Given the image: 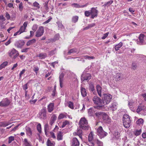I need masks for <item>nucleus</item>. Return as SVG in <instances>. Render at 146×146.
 <instances>
[{"instance_id": "f03ea898", "label": "nucleus", "mask_w": 146, "mask_h": 146, "mask_svg": "<svg viewBox=\"0 0 146 146\" xmlns=\"http://www.w3.org/2000/svg\"><path fill=\"white\" fill-rule=\"evenodd\" d=\"M123 123L124 126L126 128H129L131 125V120L129 116L124 114L123 117Z\"/></svg>"}, {"instance_id": "a18cd8bd", "label": "nucleus", "mask_w": 146, "mask_h": 146, "mask_svg": "<svg viewBox=\"0 0 146 146\" xmlns=\"http://www.w3.org/2000/svg\"><path fill=\"white\" fill-rule=\"evenodd\" d=\"M69 124V122L67 120H65L62 123V126L61 127L63 128L66 125H67Z\"/></svg>"}, {"instance_id": "a878e982", "label": "nucleus", "mask_w": 146, "mask_h": 146, "mask_svg": "<svg viewBox=\"0 0 146 146\" xmlns=\"http://www.w3.org/2000/svg\"><path fill=\"white\" fill-rule=\"evenodd\" d=\"M6 20V19L4 17L3 15L0 16V25L2 26V25L5 23L4 21Z\"/></svg>"}, {"instance_id": "ddd939ff", "label": "nucleus", "mask_w": 146, "mask_h": 146, "mask_svg": "<svg viewBox=\"0 0 146 146\" xmlns=\"http://www.w3.org/2000/svg\"><path fill=\"white\" fill-rule=\"evenodd\" d=\"M80 143L76 137L73 138L71 141V146H79Z\"/></svg>"}, {"instance_id": "bf43d9fd", "label": "nucleus", "mask_w": 146, "mask_h": 146, "mask_svg": "<svg viewBox=\"0 0 146 146\" xmlns=\"http://www.w3.org/2000/svg\"><path fill=\"white\" fill-rule=\"evenodd\" d=\"M87 145L89 146H94V144L92 141H89L87 143Z\"/></svg>"}, {"instance_id": "39448f33", "label": "nucleus", "mask_w": 146, "mask_h": 146, "mask_svg": "<svg viewBox=\"0 0 146 146\" xmlns=\"http://www.w3.org/2000/svg\"><path fill=\"white\" fill-rule=\"evenodd\" d=\"M97 134L100 138H102L106 136L108 133L103 130L102 127H99L97 129Z\"/></svg>"}, {"instance_id": "473e14b6", "label": "nucleus", "mask_w": 146, "mask_h": 146, "mask_svg": "<svg viewBox=\"0 0 146 146\" xmlns=\"http://www.w3.org/2000/svg\"><path fill=\"white\" fill-rule=\"evenodd\" d=\"M77 134L80 137V138L82 139V131L80 129H78L77 132Z\"/></svg>"}, {"instance_id": "9b49d317", "label": "nucleus", "mask_w": 146, "mask_h": 146, "mask_svg": "<svg viewBox=\"0 0 146 146\" xmlns=\"http://www.w3.org/2000/svg\"><path fill=\"white\" fill-rule=\"evenodd\" d=\"M144 35L143 34H141L139 36V40H137V44L140 45H142L145 44L144 42Z\"/></svg>"}, {"instance_id": "0eeeda50", "label": "nucleus", "mask_w": 146, "mask_h": 146, "mask_svg": "<svg viewBox=\"0 0 146 146\" xmlns=\"http://www.w3.org/2000/svg\"><path fill=\"white\" fill-rule=\"evenodd\" d=\"M91 77V75L89 73H84L81 76V80L82 81L84 80L89 81Z\"/></svg>"}, {"instance_id": "6e6552de", "label": "nucleus", "mask_w": 146, "mask_h": 146, "mask_svg": "<svg viewBox=\"0 0 146 146\" xmlns=\"http://www.w3.org/2000/svg\"><path fill=\"white\" fill-rule=\"evenodd\" d=\"M38 117L40 119H45L46 118V112L45 108H43L41 109L40 112L38 115Z\"/></svg>"}, {"instance_id": "49530a36", "label": "nucleus", "mask_w": 146, "mask_h": 146, "mask_svg": "<svg viewBox=\"0 0 146 146\" xmlns=\"http://www.w3.org/2000/svg\"><path fill=\"white\" fill-rule=\"evenodd\" d=\"M144 107H143L141 106H139L138 107V108L137 109V113H139L141 111H142L143 110H144Z\"/></svg>"}, {"instance_id": "a211bd4d", "label": "nucleus", "mask_w": 146, "mask_h": 146, "mask_svg": "<svg viewBox=\"0 0 146 146\" xmlns=\"http://www.w3.org/2000/svg\"><path fill=\"white\" fill-rule=\"evenodd\" d=\"M63 133L59 131L57 133V139L58 141L62 140L63 138Z\"/></svg>"}, {"instance_id": "e2e57ef3", "label": "nucleus", "mask_w": 146, "mask_h": 146, "mask_svg": "<svg viewBox=\"0 0 146 146\" xmlns=\"http://www.w3.org/2000/svg\"><path fill=\"white\" fill-rule=\"evenodd\" d=\"M29 49V48H25L22 49L21 52H27L28 51V50Z\"/></svg>"}, {"instance_id": "1a4fd4ad", "label": "nucleus", "mask_w": 146, "mask_h": 146, "mask_svg": "<svg viewBox=\"0 0 146 146\" xmlns=\"http://www.w3.org/2000/svg\"><path fill=\"white\" fill-rule=\"evenodd\" d=\"M10 103V101L7 98H6L0 102V106L6 107L9 106Z\"/></svg>"}, {"instance_id": "13d9d810", "label": "nucleus", "mask_w": 146, "mask_h": 146, "mask_svg": "<svg viewBox=\"0 0 146 146\" xmlns=\"http://www.w3.org/2000/svg\"><path fill=\"white\" fill-rule=\"evenodd\" d=\"M136 64L135 63H133L132 65V68L133 70H135L137 67Z\"/></svg>"}, {"instance_id": "412c9836", "label": "nucleus", "mask_w": 146, "mask_h": 146, "mask_svg": "<svg viewBox=\"0 0 146 146\" xmlns=\"http://www.w3.org/2000/svg\"><path fill=\"white\" fill-rule=\"evenodd\" d=\"M54 103H50L47 107V109L48 112L50 113L54 109Z\"/></svg>"}, {"instance_id": "f3484780", "label": "nucleus", "mask_w": 146, "mask_h": 146, "mask_svg": "<svg viewBox=\"0 0 146 146\" xmlns=\"http://www.w3.org/2000/svg\"><path fill=\"white\" fill-rule=\"evenodd\" d=\"M64 74L63 73H62L60 74L59 76V82H60V85L61 88H62L63 87V78L64 76Z\"/></svg>"}, {"instance_id": "4c0bfd02", "label": "nucleus", "mask_w": 146, "mask_h": 146, "mask_svg": "<svg viewBox=\"0 0 146 146\" xmlns=\"http://www.w3.org/2000/svg\"><path fill=\"white\" fill-rule=\"evenodd\" d=\"M33 5L36 7V9H38L40 8L39 4L36 1H35L33 3Z\"/></svg>"}, {"instance_id": "8fccbe9b", "label": "nucleus", "mask_w": 146, "mask_h": 146, "mask_svg": "<svg viewBox=\"0 0 146 146\" xmlns=\"http://www.w3.org/2000/svg\"><path fill=\"white\" fill-rule=\"evenodd\" d=\"M143 122V120L141 118L139 119L136 122L139 125L142 124Z\"/></svg>"}, {"instance_id": "4468645a", "label": "nucleus", "mask_w": 146, "mask_h": 146, "mask_svg": "<svg viewBox=\"0 0 146 146\" xmlns=\"http://www.w3.org/2000/svg\"><path fill=\"white\" fill-rule=\"evenodd\" d=\"M102 119L103 121L105 123H109L110 122L111 119L107 114L105 113L102 116Z\"/></svg>"}, {"instance_id": "20e7f679", "label": "nucleus", "mask_w": 146, "mask_h": 146, "mask_svg": "<svg viewBox=\"0 0 146 146\" xmlns=\"http://www.w3.org/2000/svg\"><path fill=\"white\" fill-rule=\"evenodd\" d=\"M103 97L102 100L103 106L104 105L108 104L110 102L112 96L109 94H103Z\"/></svg>"}, {"instance_id": "69168bd1", "label": "nucleus", "mask_w": 146, "mask_h": 146, "mask_svg": "<svg viewBox=\"0 0 146 146\" xmlns=\"http://www.w3.org/2000/svg\"><path fill=\"white\" fill-rule=\"evenodd\" d=\"M48 2H45L44 4V7L46 10H47L48 9Z\"/></svg>"}, {"instance_id": "6e6d98bb", "label": "nucleus", "mask_w": 146, "mask_h": 146, "mask_svg": "<svg viewBox=\"0 0 146 146\" xmlns=\"http://www.w3.org/2000/svg\"><path fill=\"white\" fill-rule=\"evenodd\" d=\"M96 143L98 146L101 145L103 146V143L101 141L98 140V139L96 140Z\"/></svg>"}, {"instance_id": "864d4df0", "label": "nucleus", "mask_w": 146, "mask_h": 146, "mask_svg": "<svg viewBox=\"0 0 146 146\" xmlns=\"http://www.w3.org/2000/svg\"><path fill=\"white\" fill-rule=\"evenodd\" d=\"M68 107L72 109H74L73 103L72 102H70L68 103Z\"/></svg>"}, {"instance_id": "0e129e2a", "label": "nucleus", "mask_w": 146, "mask_h": 146, "mask_svg": "<svg viewBox=\"0 0 146 146\" xmlns=\"http://www.w3.org/2000/svg\"><path fill=\"white\" fill-rule=\"evenodd\" d=\"M39 70V68L38 67V66H35L34 67V69H33V70L37 74L38 71Z\"/></svg>"}, {"instance_id": "e433bc0d", "label": "nucleus", "mask_w": 146, "mask_h": 146, "mask_svg": "<svg viewBox=\"0 0 146 146\" xmlns=\"http://www.w3.org/2000/svg\"><path fill=\"white\" fill-rule=\"evenodd\" d=\"M78 19V17L77 16H73L72 18V21L74 23H76L77 22Z\"/></svg>"}, {"instance_id": "cd10ccee", "label": "nucleus", "mask_w": 146, "mask_h": 146, "mask_svg": "<svg viewBox=\"0 0 146 146\" xmlns=\"http://www.w3.org/2000/svg\"><path fill=\"white\" fill-rule=\"evenodd\" d=\"M26 134L29 136H31L32 135V131L31 129L29 127L26 128Z\"/></svg>"}, {"instance_id": "72a5a7b5", "label": "nucleus", "mask_w": 146, "mask_h": 146, "mask_svg": "<svg viewBox=\"0 0 146 146\" xmlns=\"http://www.w3.org/2000/svg\"><path fill=\"white\" fill-rule=\"evenodd\" d=\"M55 143L52 141H51L50 140L48 139L47 142V146H54Z\"/></svg>"}, {"instance_id": "3c124183", "label": "nucleus", "mask_w": 146, "mask_h": 146, "mask_svg": "<svg viewBox=\"0 0 146 146\" xmlns=\"http://www.w3.org/2000/svg\"><path fill=\"white\" fill-rule=\"evenodd\" d=\"M85 15L87 17H88L89 16L91 15L90 11H85L84 12Z\"/></svg>"}, {"instance_id": "79ce46f5", "label": "nucleus", "mask_w": 146, "mask_h": 146, "mask_svg": "<svg viewBox=\"0 0 146 146\" xmlns=\"http://www.w3.org/2000/svg\"><path fill=\"white\" fill-rule=\"evenodd\" d=\"M37 129L38 132L40 133L41 132V125L40 123L38 124L37 126Z\"/></svg>"}, {"instance_id": "393cba45", "label": "nucleus", "mask_w": 146, "mask_h": 146, "mask_svg": "<svg viewBox=\"0 0 146 146\" xmlns=\"http://www.w3.org/2000/svg\"><path fill=\"white\" fill-rule=\"evenodd\" d=\"M116 78L117 81L122 80L123 78V75L120 73H117L116 74Z\"/></svg>"}, {"instance_id": "c85d7f7f", "label": "nucleus", "mask_w": 146, "mask_h": 146, "mask_svg": "<svg viewBox=\"0 0 146 146\" xmlns=\"http://www.w3.org/2000/svg\"><path fill=\"white\" fill-rule=\"evenodd\" d=\"M81 92L82 95L83 97H85L86 96L87 93L85 88H81Z\"/></svg>"}, {"instance_id": "dca6fc26", "label": "nucleus", "mask_w": 146, "mask_h": 146, "mask_svg": "<svg viewBox=\"0 0 146 146\" xmlns=\"http://www.w3.org/2000/svg\"><path fill=\"white\" fill-rule=\"evenodd\" d=\"M25 43L24 41H17L15 43V45L17 48H21L24 45Z\"/></svg>"}, {"instance_id": "680f3d73", "label": "nucleus", "mask_w": 146, "mask_h": 146, "mask_svg": "<svg viewBox=\"0 0 146 146\" xmlns=\"http://www.w3.org/2000/svg\"><path fill=\"white\" fill-rule=\"evenodd\" d=\"M37 28V25H33L32 29L33 31L35 32Z\"/></svg>"}, {"instance_id": "f8f14e48", "label": "nucleus", "mask_w": 146, "mask_h": 146, "mask_svg": "<svg viewBox=\"0 0 146 146\" xmlns=\"http://www.w3.org/2000/svg\"><path fill=\"white\" fill-rule=\"evenodd\" d=\"M98 11L95 8H92L90 11L91 18L94 19L95 17H96L98 15Z\"/></svg>"}, {"instance_id": "37998d69", "label": "nucleus", "mask_w": 146, "mask_h": 146, "mask_svg": "<svg viewBox=\"0 0 146 146\" xmlns=\"http://www.w3.org/2000/svg\"><path fill=\"white\" fill-rule=\"evenodd\" d=\"M141 133V129H140L139 130H136L134 132V134L136 136L140 135Z\"/></svg>"}, {"instance_id": "c756f323", "label": "nucleus", "mask_w": 146, "mask_h": 146, "mask_svg": "<svg viewBox=\"0 0 146 146\" xmlns=\"http://www.w3.org/2000/svg\"><path fill=\"white\" fill-rule=\"evenodd\" d=\"M36 40L35 39H33L31 40H29L27 42L26 45L27 46H29L36 42Z\"/></svg>"}, {"instance_id": "2eb2a0df", "label": "nucleus", "mask_w": 146, "mask_h": 146, "mask_svg": "<svg viewBox=\"0 0 146 146\" xmlns=\"http://www.w3.org/2000/svg\"><path fill=\"white\" fill-rule=\"evenodd\" d=\"M27 24L28 22L27 21H25L23 25L21 27L19 30V31L20 32V33H21L25 31V30L27 26Z\"/></svg>"}, {"instance_id": "6ab92c4d", "label": "nucleus", "mask_w": 146, "mask_h": 146, "mask_svg": "<svg viewBox=\"0 0 146 146\" xmlns=\"http://www.w3.org/2000/svg\"><path fill=\"white\" fill-rule=\"evenodd\" d=\"M96 89L98 95L100 97H102V94H104L102 90V88L99 85H98L96 86Z\"/></svg>"}, {"instance_id": "2f4dec72", "label": "nucleus", "mask_w": 146, "mask_h": 146, "mask_svg": "<svg viewBox=\"0 0 146 146\" xmlns=\"http://www.w3.org/2000/svg\"><path fill=\"white\" fill-rule=\"evenodd\" d=\"M104 113L105 112H97L95 113V114L97 117H99L101 116L102 117Z\"/></svg>"}, {"instance_id": "de8ad7c7", "label": "nucleus", "mask_w": 146, "mask_h": 146, "mask_svg": "<svg viewBox=\"0 0 146 146\" xmlns=\"http://www.w3.org/2000/svg\"><path fill=\"white\" fill-rule=\"evenodd\" d=\"M88 141H92L93 139V136L92 132H91L89 134L88 136Z\"/></svg>"}, {"instance_id": "09e8293b", "label": "nucleus", "mask_w": 146, "mask_h": 146, "mask_svg": "<svg viewBox=\"0 0 146 146\" xmlns=\"http://www.w3.org/2000/svg\"><path fill=\"white\" fill-rule=\"evenodd\" d=\"M8 139V143H10L12 141L14 140V136H11L9 137Z\"/></svg>"}, {"instance_id": "aec40b11", "label": "nucleus", "mask_w": 146, "mask_h": 146, "mask_svg": "<svg viewBox=\"0 0 146 146\" xmlns=\"http://www.w3.org/2000/svg\"><path fill=\"white\" fill-rule=\"evenodd\" d=\"M96 111V108H92L88 109V113L90 116H92L95 114Z\"/></svg>"}, {"instance_id": "bb28decb", "label": "nucleus", "mask_w": 146, "mask_h": 146, "mask_svg": "<svg viewBox=\"0 0 146 146\" xmlns=\"http://www.w3.org/2000/svg\"><path fill=\"white\" fill-rule=\"evenodd\" d=\"M123 45L122 42H120L119 44H116L115 46V49L116 51H117Z\"/></svg>"}, {"instance_id": "423d86ee", "label": "nucleus", "mask_w": 146, "mask_h": 146, "mask_svg": "<svg viewBox=\"0 0 146 146\" xmlns=\"http://www.w3.org/2000/svg\"><path fill=\"white\" fill-rule=\"evenodd\" d=\"M8 53L11 57H12L14 55L13 58L14 59H15L19 54L18 51L14 48L10 51Z\"/></svg>"}, {"instance_id": "c9c22d12", "label": "nucleus", "mask_w": 146, "mask_h": 146, "mask_svg": "<svg viewBox=\"0 0 146 146\" xmlns=\"http://www.w3.org/2000/svg\"><path fill=\"white\" fill-rule=\"evenodd\" d=\"M78 52V50L76 48H72L69 50L68 52V54L74 52Z\"/></svg>"}, {"instance_id": "a19ab883", "label": "nucleus", "mask_w": 146, "mask_h": 146, "mask_svg": "<svg viewBox=\"0 0 146 146\" xmlns=\"http://www.w3.org/2000/svg\"><path fill=\"white\" fill-rule=\"evenodd\" d=\"M113 2V1L111 0L105 3L103 5V6L104 7H108L109 6H110L111 4Z\"/></svg>"}, {"instance_id": "5701e85b", "label": "nucleus", "mask_w": 146, "mask_h": 146, "mask_svg": "<svg viewBox=\"0 0 146 146\" xmlns=\"http://www.w3.org/2000/svg\"><path fill=\"white\" fill-rule=\"evenodd\" d=\"M49 127L48 123L46 124L44 126V130L45 135L48 136V132L49 130Z\"/></svg>"}, {"instance_id": "4d7b16f0", "label": "nucleus", "mask_w": 146, "mask_h": 146, "mask_svg": "<svg viewBox=\"0 0 146 146\" xmlns=\"http://www.w3.org/2000/svg\"><path fill=\"white\" fill-rule=\"evenodd\" d=\"M110 108L112 110H114L117 108L116 106L114 104L112 105L110 107Z\"/></svg>"}, {"instance_id": "f704fd0d", "label": "nucleus", "mask_w": 146, "mask_h": 146, "mask_svg": "<svg viewBox=\"0 0 146 146\" xmlns=\"http://www.w3.org/2000/svg\"><path fill=\"white\" fill-rule=\"evenodd\" d=\"M114 136L116 139H118L120 137V133L117 131H115L113 133Z\"/></svg>"}, {"instance_id": "b1692460", "label": "nucleus", "mask_w": 146, "mask_h": 146, "mask_svg": "<svg viewBox=\"0 0 146 146\" xmlns=\"http://www.w3.org/2000/svg\"><path fill=\"white\" fill-rule=\"evenodd\" d=\"M40 59H44L47 57V54L46 53H40L36 56Z\"/></svg>"}, {"instance_id": "5fc2aeb1", "label": "nucleus", "mask_w": 146, "mask_h": 146, "mask_svg": "<svg viewBox=\"0 0 146 146\" xmlns=\"http://www.w3.org/2000/svg\"><path fill=\"white\" fill-rule=\"evenodd\" d=\"M89 89L90 90L92 91V92H93L94 91V86L93 84H91L90 85L89 87Z\"/></svg>"}, {"instance_id": "ea45409f", "label": "nucleus", "mask_w": 146, "mask_h": 146, "mask_svg": "<svg viewBox=\"0 0 146 146\" xmlns=\"http://www.w3.org/2000/svg\"><path fill=\"white\" fill-rule=\"evenodd\" d=\"M134 104V102L133 101H130L129 102L128 106L130 107V109L132 110L133 109V107H131L133 106Z\"/></svg>"}, {"instance_id": "603ef678", "label": "nucleus", "mask_w": 146, "mask_h": 146, "mask_svg": "<svg viewBox=\"0 0 146 146\" xmlns=\"http://www.w3.org/2000/svg\"><path fill=\"white\" fill-rule=\"evenodd\" d=\"M19 8L20 11H21L23 10V3L21 2L19 5Z\"/></svg>"}, {"instance_id": "338daca9", "label": "nucleus", "mask_w": 146, "mask_h": 146, "mask_svg": "<svg viewBox=\"0 0 146 146\" xmlns=\"http://www.w3.org/2000/svg\"><path fill=\"white\" fill-rule=\"evenodd\" d=\"M50 134L51 135V137L54 138V139H56V137L55 135L54 134L53 132H50Z\"/></svg>"}, {"instance_id": "7ed1b4c3", "label": "nucleus", "mask_w": 146, "mask_h": 146, "mask_svg": "<svg viewBox=\"0 0 146 146\" xmlns=\"http://www.w3.org/2000/svg\"><path fill=\"white\" fill-rule=\"evenodd\" d=\"M92 100L95 104L98 105V108L102 110L103 107L102 100L98 97L95 96L93 98Z\"/></svg>"}, {"instance_id": "9d476101", "label": "nucleus", "mask_w": 146, "mask_h": 146, "mask_svg": "<svg viewBox=\"0 0 146 146\" xmlns=\"http://www.w3.org/2000/svg\"><path fill=\"white\" fill-rule=\"evenodd\" d=\"M44 31V29L43 27L42 26L40 27L36 33L35 36L38 37L41 36L43 35Z\"/></svg>"}, {"instance_id": "58836bf2", "label": "nucleus", "mask_w": 146, "mask_h": 146, "mask_svg": "<svg viewBox=\"0 0 146 146\" xmlns=\"http://www.w3.org/2000/svg\"><path fill=\"white\" fill-rule=\"evenodd\" d=\"M5 16L7 20H11L12 19V17H11L10 15L7 12H6Z\"/></svg>"}, {"instance_id": "052dcab7", "label": "nucleus", "mask_w": 146, "mask_h": 146, "mask_svg": "<svg viewBox=\"0 0 146 146\" xmlns=\"http://www.w3.org/2000/svg\"><path fill=\"white\" fill-rule=\"evenodd\" d=\"M109 34V32H107L106 33H105L104 34V36L102 37V39H105L108 36V34Z\"/></svg>"}, {"instance_id": "4be33fe9", "label": "nucleus", "mask_w": 146, "mask_h": 146, "mask_svg": "<svg viewBox=\"0 0 146 146\" xmlns=\"http://www.w3.org/2000/svg\"><path fill=\"white\" fill-rule=\"evenodd\" d=\"M57 117L55 115H52L50 118L49 124L51 125H52L53 123L55 122L56 119Z\"/></svg>"}, {"instance_id": "c03bdc74", "label": "nucleus", "mask_w": 146, "mask_h": 146, "mask_svg": "<svg viewBox=\"0 0 146 146\" xmlns=\"http://www.w3.org/2000/svg\"><path fill=\"white\" fill-rule=\"evenodd\" d=\"M64 118H66L67 117L64 114L62 113L60 114L58 117V119H61Z\"/></svg>"}, {"instance_id": "f257e3e1", "label": "nucleus", "mask_w": 146, "mask_h": 146, "mask_svg": "<svg viewBox=\"0 0 146 146\" xmlns=\"http://www.w3.org/2000/svg\"><path fill=\"white\" fill-rule=\"evenodd\" d=\"M80 128L84 130H87L90 128L87 120L84 117L82 118L79 122Z\"/></svg>"}, {"instance_id": "774afa93", "label": "nucleus", "mask_w": 146, "mask_h": 146, "mask_svg": "<svg viewBox=\"0 0 146 146\" xmlns=\"http://www.w3.org/2000/svg\"><path fill=\"white\" fill-rule=\"evenodd\" d=\"M25 69H23L22 70V71L19 74L20 78L21 77L22 75L25 73Z\"/></svg>"}, {"instance_id": "7c9ffc66", "label": "nucleus", "mask_w": 146, "mask_h": 146, "mask_svg": "<svg viewBox=\"0 0 146 146\" xmlns=\"http://www.w3.org/2000/svg\"><path fill=\"white\" fill-rule=\"evenodd\" d=\"M24 144L25 146H32L31 143L28 142L27 139H25L24 141Z\"/></svg>"}]
</instances>
